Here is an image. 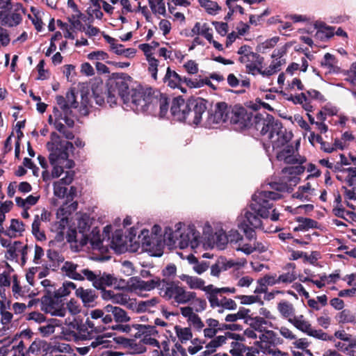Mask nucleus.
Returning a JSON list of instances; mask_svg holds the SVG:
<instances>
[{"instance_id":"obj_34","label":"nucleus","mask_w":356,"mask_h":356,"mask_svg":"<svg viewBox=\"0 0 356 356\" xmlns=\"http://www.w3.org/2000/svg\"><path fill=\"white\" fill-rule=\"evenodd\" d=\"M90 316L93 320H99L104 325H108L113 322V315L111 312H106V306L103 309H96L90 311Z\"/></svg>"},{"instance_id":"obj_3","label":"nucleus","mask_w":356,"mask_h":356,"mask_svg":"<svg viewBox=\"0 0 356 356\" xmlns=\"http://www.w3.org/2000/svg\"><path fill=\"white\" fill-rule=\"evenodd\" d=\"M47 149L49 152V160L52 167V178L63 177L53 184L54 195L59 199H64L67 195V188L74 180V166L73 160L69 159V152L74 149V144L63 140L56 132L50 134V140L47 143Z\"/></svg>"},{"instance_id":"obj_19","label":"nucleus","mask_w":356,"mask_h":356,"mask_svg":"<svg viewBox=\"0 0 356 356\" xmlns=\"http://www.w3.org/2000/svg\"><path fill=\"white\" fill-rule=\"evenodd\" d=\"M234 113V110L225 102H219L216 105L215 111L213 114V122L220 123L230 120L232 122H237L238 119L230 116ZM236 113V112H234Z\"/></svg>"},{"instance_id":"obj_7","label":"nucleus","mask_w":356,"mask_h":356,"mask_svg":"<svg viewBox=\"0 0 356 356\" xmlns=\"http://www.w3.org/2000/svg\"><path fill=\"white\" fill-rule=\"evenodd\" d=\"M158 289L161 297L167 300H172L178 305L188 303L195 297V292L186 290L179 282L162 279Z\"/></svg>"},{"instance_id":"obj_49","label":"nucleus","mask_w":356,"mask_h":356,"mask_svg":"<svg viewBox=\"0 0 356 356\" xmlns=\"http://www.w3.org/2000/svg\"><path fill=\"white\" fill-rule=\"evenodd\" d=\"M148 2L154 14L165 15L166 10L164 0H148Z\"/></svg>"},{"instance_id":"obj_2","label":"nucleus","mask_w":356,"mask_h":356,"mask_svg":"<svg viewBox=\"0 0 356 356\" xmlns=\"http://www.w3.org/2000/svg\"><path fill=\"white\" fill-rule=\"evenodd\" d=\"M282 195L274 191H258L252 195V202L248 208L243 209L236 218L237 227L241 229L249 243L241 241L235 247L248 255L254 252L253 240L256 236L254 229L261 228V218H267L273 207V201L279 200Z\"/></svg>"},{"instance_id":"obj_51","label":"nucleus","mask_w":356,"mask_h":356,"mask_svg":"<svg viewBox=\"0 0 356 356\" xmlns=\"http://www.w3.org/2000/svg\"><path fill=\"white\" fill-rule=\"evenodd\" d=\"M120 2L122 6L121 13L122 15L135 13L141 8L140 2H138L137 5H133L129 0H120Z\"/></svg>"},{"instance_id":"obj_54","label":"nucleus","mask_w":356,"mask_h":356,"mask_svg":"<svg viewBox=\"0 0 356 356\" xmlns=\"http://www.w3.org/2000/svg\"><path fill=\"white\" fill-rule=\"evenodd\" d=\"M279 37H273L270 39H268L266 41L260 43L258 47V51L262 54L266 53V51L270 49H273L278 42Z\"/></svg>"},{"instance_id":"obj_59","label":"nucleus","mask_w":356,"mask_h":356,"mask_svg":"<svg viewBox=\"0 0 356 356\" xmlns=\"http://www.w3.org/2000/svg\"><path fill=\"white\" fill-rule=\"evenodd\" d=\"M67 104H68L69 111L71 108H77L79 106V102L76 101V95L74 89H71L66 93L65 96Z\"/></svg>"},{"instance_id":"obj_39","label":"nucleus","mask_w":356,"mask_h":356,"mask_svg":"<svg viewBox=\"0 0 356 356\" xmlns=\"http://www.w3.org/2000/svg\"><path fill=\"white\" fill-rule=\"evenodd\" d=\"M62 323L60 320L51 318L47 322V324L40 326L38 331L43 337H47L55 332L56 327H60Z\"/></svg>"},{"instance_id":"obj_45","label":"nucleus","mask_w":356,"mask_h":356,"mask_svg":"<svg viewBox=\"0 0 356 356\" xmlns=\"http://www.w3.org/2000/svg\"><path fill=\"white\" fill-rule=\"evenodd\" d=\"M298 225L294 228L295 231H307L309 229L317 227L318 222L308 218L298 217L297 218Z\"/></svg>"},{"instance_id":"obj_52","label":"nucleus","mask_w":356,"mask_h":356,"mask_svg":"<svg viewBox=\"0 0 356 356\" xmlns=\"http://www.w3.org/2000/svg\"><path fill=\"white\" fill-rule=\"evenodd\" d=\"M40 225L41 222L39 220L38 215H36L32 223V233L38 240L44 241L46 236L44 232L40 229Z\"/></svg>"},{"instance_id":"obj_9","label":"nucleus","mask_w":356,"mask_h":356,"mask_svg":"<svg viewBox=\"0 0 356 356\" xmlns=\"http://www.w3.org/2000/svg\"><path fill=\"white\" fill-rule=\"evenodd\" d=\"M237 54L239 55L238 60L245 67L246 72L256 76L261 75L264 62V58L252 51L248 45L241 46Z\"/></svg>"},{"instance_id":"obj_14","label":"nucleus","mask_w":356,"mask_h":356,"mask_svg":"<svg viewBox=\"0 0 356 356\" xmlns=\"http://www.w3.org/2000/svg\"><path fill=\"white\" fill-rule=\"evenodd\" d=\"M41 309L53 316L65 317L66 308L64 301L54 295L45 294L41 298Z\"/></svg>"},{"instance_id":"obj_42","label":"nucleus","mask_w":356,"mask_h":356,"mask_svg":"<svg viewBox=\"0 0 356 356\" xmlns=\"http://www.w3.org/2000/svg\"><path fill=\"white\" fill-rule=\"evenodd\" d=\"M22 6L20 4L17 5V8L16 11L21 8ZM22 20V15L17 12L12 13L9 15H6L3 19L2 22L3 24L7 25L8 26H15L21 23Z\"/></svg>"},{"instance_id":"obj_61","label":"nucleus","mask_w":356,"mask_h":356,"mask_svg":"<svg viewBox=\"0 0 356 356\" xmlns=\"http://www.w3.org/2000/svg\"><path fill=\"white\" fill-rule=\"evenodd\" d=\"M189 325L196 332H202L205 327L204 323L201 320L200 317L195 314L192 316V318L188 322Z\"/></svg>"},{"instance_id":"obj_55","label":"nucleus","mask_w":356,"mask_h":356,"mask_svg":"<svg viewBox=\"0 0 356 356\" xmlns=\"http://www.w3.org/2000/svg\"><path fill=\"white\" fill-rule=\"evenodd\" d=\"M204 281L197 277L191 276L189 278L187 285L191 289H201L205 292L207 286H204Z\"/></svg>"},{"instance_id":"obj_1","label":"nucleus","mask_w":356,"mask_h":356,"mask_svg":"<svg viewBox=\"0 0 356 356\" xmlns=\"http://www.w3.org/2000/svg\"><path fill=\"white\" fill-rule=\"evenodd\" d=\"M120 97L123 103L136 112L156 113L159 109L161 118L168 111L169 99L165 94L149 88L145 92L129 90L128 84L122 79L111 81L108 84L106 102L110 106L117 104Z\"/></svg>"},{"instance_id":"obj_24","label":"nucleus","mask_w":356,"mask_h":356,"mask_svg":"<svg viewBox=\"0 0 356 356\" xmlns=\"http://www.w3.org/2000/svg\"><path fill=\"white\" fill-rule=\"evenodd\" d=\"M54 115L55 118L54 126L55 129L59 132L63 131V129L65 127L63 122H64L68 127H72L74 124V121L72 118L67 115H63L57 108H54Z\"/></svg>"},{"instance_id":"obj_33","label":"nucleus","mask_w":356,"mask_h":356,"mask_svg":"<svg viewBox=\"0 0 356 356\" xmlns=\"http://www.w3.org/2000/svg\"><path fill=\"white\" fill-rule=\"evenodd\" d=\"M24 225L17 219H12L9 227L4 230V234L10 238L21 236L24 231Z\"/></svg>"},{"instance_id":"obj_64","label":"nucleus","mask_w":356,"mask_h":356,"mask_svg":"<svg viewBox=\"0 0 356 356\" xmlns=\"http://www.w3.org/2000/svg\"><path fill=\"white\" fill-rule=\"evenodd\" d=\"M344 74L346 75L345 79L356 86V61L351 64L349 70Z\"/></svg>"},{"instance_id":"obj_60","label":"nucleus","mask_w":356,"mask_h":356,"mask_svg":"<svg viewBox=\"0 0 356 356\" xmlns=\"http://www.w3.org/2000/svg\"><path fill=\"white\" fill-rule=\"evenodd\" d=\"M260 356H290L286 352H282L278 348H261Z\"/></svg>"},{"instance_id":"obj_32","label":"nucleus","mask_w":356,"mask_h":356,"mask_svg":"<svg viewBox=\"0 0 356 356\" xmlns=\"http://www.w3.org/2000/svg\"><path fill=\"white\" fill-rule=\"evenodd\" d=\"M227 243L228 236L222 229H220L212 236V241L209 243V246L211 248H216L219 250H224Z\"/></svg>"},{"instance_id":"obj_44","label":"nucleus","mask_w":356,"mask_h":356,"mask_svg":"<svg viewBox=\"0 0 356 356\" xmlns=\"http://www.w3.org/2000/svg\"><path fill=\"white\" fill-rule=\"evenodd\" d=\"M24 245L20 241H15L7 250L6 257L9 260H17L19 254L22 253Z\"/></svg>"},{"instance_id":"obj_31","label":"nucleus","mask_w":356,"mask_h":356,"mask_svg":"<svg viewBox=\"0 0 356 356\" xmlns=\"http://www.w3.org/2000/svg\"><path fill=\"white\" fill-rule=\"evenodd\" d=\"M127 238L123 236L122 232L116 230L111 238V248L116 251L122 252L127 249Z\"/></svg>"},{"instance_id":"obj_29","label":"nucleus","mask_w":356,"mask_h":356,"mask_svg":"<svg viewBox=\"0 0 356 356\" xmlns=\"http://www.w3.org/2000/svg\"><path fill=\"white\" fill-rule=\"evenodd\" d=\"M337 64L338 60L336 57L330 53H326L321 62V67L325 69L326 72L329 74L339 72V68Z\"/></svg>"},{"instance_id":"obj_12","label":"nucleus","mask_w":356,"mask_h":356,"mask_svg":"<svg viewBox=\"0 0 356 356\" xmlns=\"http://www.w3.org/2000/svg\"><path fill=\"white\" fill-rule=\"evenodd\" d=\"M291 323L296 328L302 332L322 341H334V337L329 335L321 330L313 328L312 324L307 320L303 315L296 316L289 319Z\"/></svg>"},{"instance_id":"obj_16","label":"nucleus","mask_w":356,"mask_h":356,"mask_svg":"<svg viewBox=\"0 0 356 356\" xmlns=\"http://www.w3.org/2000/svg\"><path fill=\"white\" fill-rule=\"evenodd\" d=\"M278 161H283L287 164H298L302 165L306 161L305 156L300 155L298 148L293 145H286L283 148L275 152Z\"/></svg>"},{"instance_id":"obj_4","label":"nucleus","mask_w":356,"mask_h":356,"mask_svg":"<svg viewBox=\"0 0 356 356\" xmlns=\"http://www.w3.org/2000/svg\"><path fill=\"white\" fill-rule=\"evenodd\" d=\"M163 243L170 248H179L192 250L203 245L202 237L195 226L179 222L173 227H166L163 233Z\"/></svg>"},{"instance_id":"obj_20","label":"nucleus","mask_w":356,"mask_h":356,"mask_svg":"<svg viewBox=\"0 0 356 356\" xmlns=\"http://www.w3.org/2000/svg\"><path fill=\"white\" fill-rule=\"evenodd\" d=\"M60 269L62 273L67 277L77 281H83L86 279L83 271L90 270L88 268H82L78 264L69 261L64 262Z\"/></svg>"},{"instance_id":"obj_63","label":"nucleus","mask_w":356,"mask_h":356,"mask_svg":"<svg viewBox=\"0 0 356 356\" xmlns=\"http://www.w3.org/2000/svg\"><path fill=\"white\" fill-rule=\"evenodd\" d=\"M189 302H191L193 309L195 310L197 312H200L204 310L207 305L206 301L197 298L195 293L194 298L191 300Z\"/></svg>"},{"instance_id":"obj_40","label":"nucleus","mask_w":356,"mask_h":356,"mask_svg":"<svg viewBox=\"0 0 356 356\" xmlns=\"http://www.w3.org/2000/svg\"><path fill=\"white\" fill-rule=\"evenodd\" d=\"M76 285L70 281L64 282L60 287L58 289H55L54 295L59 298L67 297L70 295L71 292L76 289Z\"/></svg>"},{"instance_id":"obj_13","label":"nucleus","mask_w":356,"mask_h":356,"mask_svg":"<svg viewBox=\"0 0 356 356\" xmlns=\"http://www.w3.org/2000/svg\"><path fill=\"white\" fill-rule=\"evenodd\" d=\"M76 220L79 233L77 234L75 231L72 230L68 234L67 241L79 243L82 248L88 244V235L85 234V232L90 229L92 220L88 214L79 213H77Z\"/></svg>"},{"instance_id":"obj_28","label":"nucleus","mask_w":356,"mask_h":356,"mask_svg":"<svg viewBox=\"0 0 356 356\" xmlns=\"http://www.w3.org/2000/svg\"><path fill=\"white\" fill-rule=\"evenodd\" d=\"M314 195H315V190L312 187L310 183L299 186L297 191L293 194V197L303 202L311 201Z\"/></svg>"},{"instance_id":"obj_27","label":"nucleus","mask_w":356,"mask_h":356,"mask_svg":"<svg viewBox=\"0 0 356 356\" xmlns=\"http://www.w3.org/2000/svg\"><path fill=\"white\" fill-rule=\"evenodd\" d=\"M102 297L104 300L124 305L129 296L123 293H115L112 290H104L102 291Z\"/></svg>"},{"instance_id":"obj_48","label":"nucleus","mask_w":356,"mask_h":356,"mask_svg":"<svg viewBox=\"0 0 356 356\" xmlns=\"http://www.w3.org/2000/svg\"><path fill=\"white\" fill-rule=\"evenodd\" d=\"M174 329L179 340L181 343H185L192 339L193 334L191 328L175 325Z\"/></svg>"},{"instance_id":"obj_15","label":"nucleus","mask_w":356,"mask_h":356,"mask_svg":"<svg viewBox=\"0 0 356 356\" xmlns=\"http://www.w3.org/2000/svg\"><path fill=\"white\" fill-rule=\"evenodd\" d=\"M205 292L208 295V300L213 308L219 307L228 310L235 309L236 303L231 298H227L212 284L207 286Z\"/></svg>"},{"instance_id":"obj_43","label":"nucleus","mask_w":356,"mask_h":356,"mask_svg":"<svg viewBox=\"0 0 356 356\" xmlns=\"http://www.w3.org/2000/svg\"><path fill=\"white\" fill-rule=\"evenodd\" d=\"M277 309L281 314V315L289 319L293 318L294 317L295 309L293 305L287 301H282L277 305Z\"/></svg>"},{"instance_id":"obj_47","label":"nucleus","mask_w":356,"mask_h":356,"mask_svg":"<svg viewBox=\"0 0 356 356\" xmlns=\"http://www.w3.org/2000/svg\"><path fill=\"white\" fill-rule=\"evenodd\" d=\"M46 342L42 340H35L29 346L26 353H23L22 356H31L38 355L42 349H44Z\"/></svg>"},{"instance_id":"obj_25","label":"nucleus","mask_w":356,"mask_h":356,"mask_svg":"<svg viewBox=\"0 0 356 356\" xmlns=\"http://www.w3.org/2000/svg\"><path fill=\"white\" fill-rule=\"evenodd\" d=\"M259 341H257L256 345L260 348H276L275 346H272V344L275 343L276 334L272 330H266L260 332L259 335Z\"/></svg>"},{"instance_id":"obj_53","label":"nucleus","mask_w":356,"mask_h":356,"mask_svg":"<svg viewBox=\"0 0 356 356\" xmlns=\"http://www.w3.org/2000/svg\"><path fill=\"white\" fill-rule=\"evenodd\" d=\"M268 321L261 316H256L251 318L250 325L259 333L264 331L265 327L268 325Z\"/></svg>"},{"instance_id":"obj_56","label":"nucleus","mask_w":356,"mask_h":356,"mask_svg":"<svg viewBox=\"0 0 356 356\" xmlns=\"http://www.w3.org/2000/svg\"><path fill=\"white\" fill-rule=\"evenodd\" d=\"M66 313L68 312L71 315L75 316L81 311L80 304L74 299H70L65 305Z\"/></svg>"},{"instance_id":"obj_21","label":"nucleus","mask_w":356,"mask_h":356,"mask_svg":"<svg viewBox=\"0 0 356 356\" xmlns=\"http://www.w3.org/2000/svg\"><path fill=\"white\" fill-rule=\"evenodd\" d=\"M163 81L171 88H179L182 92H186V90L182 87V77L169 67L167 68Z\"/></svg>"},{"instance_id":"obj_23","label":"nucleus","mask_w":356,"mask_h":356,"mask_svg":"<svg viewBox=\"0 0 356 356\" xmlns=\"http://www.w3.org/2000/svg\"><path fill=\"white\" fill-rule=\"evenodd\" d=\"M231 333L227 332L225 335H218L212 338L211 340L205 346L206 350L201 353L200 356L210 355L216 352L217 348L226 343L227 336H230Z\"/></svg>"},{"instance_id":"obj_36","label":"nucleus","mask_w":356,"mask_h":356,"mask_svg":"<svg viewBox=\"0 0 356 356\" xmlns=\"http://www.w3.org/2000/svg\"><path fill=\"white\" fill-rule=\"evenodd\" d=\"M140 313L148 312L154 313L159 309V305L161 300L158 297H153L146 300H140Z\"/></svg>"},{"instance_id":"obj_46","label":"nucleus","mask_w":356,"mask_h":356,"mask_svg":"<svg viewBox=\"0 0 356 356\" xmlns=\"http://www.w3.org/2000/svg\"><path fill=\"white\" fill-rule=\"evenodd\" d=\"M291 270H289L286 273H283L278 276V282L280 284H291L295 281L297 278L296 273L295 271V267L293 264H289Z\"/></svg>"},{"instance_id":"obj_50","label":"nucleus","mask_w":356,"mask_h":356,"mask_svg":"<svg viewBox=\"0 0 356 356\" xmlns=\"http://www.w3.org/2000/svg\"><path fill=\"white\" fill-rule=\"evenodd\" d=\"M200 6L205 9L208 14L211 15H216L220 10L218 4L211 0H199Z\"/></svg>"},{"instance_id":"obj_38","label":"nucleus","mask_w":356,"mask_h":356,"mask_svg":"<svg viewBox=\"0 0 356 356\" xmlns=\"http://www.w3.org/2000/svg\"><path fill=\"white\" fill-rule=\"evenodd\" d=\"M104 240V238H102L100 230L97 227L93 228L90 235L88 236V243H90L93 250H101Z\"/></svg>"},{"instance_id":"obj_18","label":"nucleus","mask_w":356,"mask_h":356,"mask_svg":"<svg viewBox=\"0 0 356 356\" xmlns=\"http://www.w3.org/2000/svg\"><path fill=\"white\" fill-rule=\"evenodd\" d=\"M77 202H70L65 201L56 212L57 218L59 221L56 222V225L62 230L68 223V217L77 209ZM61 232V231H60Z\"/></svg>"},{"instance_id":"obj_5","label":"nucleus","mask_w":356,"mask_h":356,"mask_svg":"<svg viewBox=\"0 0 356 356\" xmlns=\"http://www.w3.org/2000/svg\"><path fill=\"white\" fill-rule=\"evenodd\" d=\"M255 128L270 140L273 150L275 152L289 145L293 136L291 132L283 127L279 120L268 114L265 117L261 115L255 116Z\"/></svg>"},{"instance_id":"obj_58","label":"nucleus","mask_w":356,"mask_h":356,"mask_svg":"<svg viewBox=\"0 0 356 356\" xmlns=\"http://www.w3.org/2000/svg\"><path fill=\"white\" fill-rule=\"evenodd\" d=\"M204 343V341L198 338L193 339L191 341V345L188 347V352L192 355H195L203 348Z\"/></svg>"},{"instance_id":"obj_17","label":"nucleus","mask_w":356,"mask_h":356,"mask_svg":"<svg viewBox=\"0 0 356 356\" xmlns=\"http://www.w3.org/2000/svg\"><path fill=\"white\" fill-rule=\"evenodd\" d=\"M83 273L86 280L92 282V286L97 289L104 291L106 286H111L116 282V278L111 274L101 272L97 274L92 270H84Z\"/></svg>"},{"instance_id":"obj_57","label":"nucleus","mask_w":356,"mask_h":356,"mask_svg":"<svg viewBox=\"0 0 356 356\" xmlns=\"http://www.w3.org/2000/svg\"><path fill=\"white\" fill-rule=\"evenodd\" d=\"M339 322L341 323H353L356 318L353 312L348 309H343L338 314Z\"/></svg>"},{"instance_id":"obj_11","label":"nucleus","mask_w":356,"mask_h":356,"mask_svg":"<svg viewBox=\"0 0 356 356\" xmlns=\"http://www.w3.org/2000/svg\"><path fill=\"white\" fill-rule=\"evenodd\" d=\"M161 285V279L158 277H154L149 280H143L138 277H131L126 284L121 288L129 292L134 293L138 296H143L144 291H150L154 289H158Z\"/></svg>"},{"instance_id":"obj_41","label":"nucleus","mask_w":356,"mask_h":356,"mask_svg":"<svg viewBox=\"0 0 356 356\" xmlns=\"http://www.w3.org/2000/svg\"><path fill=\"white\" fill-rule=\"evenodd\" d=\"M40 198L39 195H30L26 198L24 199L19 197L15 198L16 204L23 208L25 210H28L32 206L37 204Z\"/></svg>"},{"instance_id":"obj_8","label":"nucleus","mask_w":356,"mask_h":356,"mask_svg":"<svg viewBox=\"0 0 356 356\" xmlns=\"http://www.w3.org/2000/svg\"><path fill=\"white\" fill-rule=\"evenodd\" d=\"M305 170V168L302 165L284 168L282 170V179L270 183V188L277 192H291L293 186L300 181V178L298 176L302 174Z\"/></svg>"},{"instance_id":"obj_26","label":"nucleus","mask_w":356,"mask_h":356,"mask_svg":"<svg viewBox=\"0 0 356 356\" xmlns=\"http://www.w3.org/2000/svg\"><path fill=\"white\" fill-rule=\"evenodd\" d=\"M314 26L317 29L314 35L315 38L317 40H325L334 35V28L327 26L323 22H316Z\"/></svg>"},{"instance_id":"obj_35","label":"nucleus","mask_w":356,"mask_h":356,"mask_svg":"<svg viewBox=\"0 0 356 356\" xmlns=\"http://www.w3.org/2000/svg\"><path fill=\"white\" fill-rule=\"evenodd\" d=\"M75 295L82 300L85 306H89L97 298L94 290L85 289L83 287L76 289L75 291Z\"/></svg>"},{"instance_id":"obj_22","label":"nucleus","mask_w":356,"mask_h":356,"mask_svg":"<svg viewBox=\"0 0 356 356\" xmlns=\"http://www.w3.org/2000/svg\"><path fill=\"white\" fill-rule=\"evenodd\" d=\"M109 343L110 341L107 339H105L104 336L101 335L98 336L93 341H92L89 345L83 347L76 348V350L80 355H86L89 353L90 348L102 349L108 347L109 346Z\"/></svg>"},{"instance_id":"obj_6","label":"nucleus","mask_w":356,"mask_h":356,"mask_svg":"<svg viewBox=\"0 0 356 356\" xmlns=\"http://www.w3.org/2000/svg\"><path fill=\"white\" fill-rule=\"evenodd\" d=\"M193 108L185 103L181 98H175L172 101L170 111L175 120L188 121L189 124H199L207 107L203 99H197L191 104Z\"/></svg>"},{"instance_id":"obj_30","label":"nucleus","mask_w":356,"mask_h":356,"mask_svg":"<svg viewBox=\"0 0 356 356\" xmlns=\"http://www.w3.org/2000/svg\"><path fill=\"white\" fill-rule=\"evenodd\" d=\"M106 312H111L113 319L118 323H127L131 319L127 312L119 307L108 305L106 306Z\"/></svg>"},{"instance_id":"obj_10","label":"nucleus","mask_w":356,"mask_h":356,"mask_svg":"<svg viewBox=\"0 0 356 356\" xmlns=\"http://www.w3.org/2000/svg\"><path fill=\"white\" fill-rule=\"evenodd\" d=\"M136 230L134 228L130 229L129 241L131 249L133 251L138 250L140 245L143 249L150 250L155 247L160 246L161 244V238L154 237L148 229H142L138 236H136Z\"/></svg>"},{"instance_id":"obj_62","label":"nucleus","mask_w":356,"mask_h":356,"mask_svg":"<svg viewBox=\"0 0 356 356\" xmlns=\"http://www.w3.org/2000/svg\"><path fill=\"white\" fill-rule=\"evenodd\" d=\"M0 314H1V325H8L10 324L13 318V315L11 312L6 310V305L1 304L0 306Z\"/></svg>"},{"instance_id":"obj_37","label":"nucleus","mask_w":356,"mask_h":356,"mask_svg":"<svg viewBox=\"0 0 356 356\" xmlns=\"http://www.w3.org/2000/svg\"><path fill=\"white\" fill-rule=\"evenodd\" d=\"M285 63L286 60L272 58V61L269 66L265 69H264V67L262 68L261 75L264 77H269L280 72L282 69V67L285 65Z\"/></svg>"}]
</instances>
